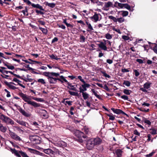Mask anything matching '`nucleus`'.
<instances>
[{
  "label": "nucleus",
  "mask_w": 157,
  "mask_h": 157,
  "mask_svg": "<svg viewBox=\"0 0 157 157\" xmlns=\"http://www.w3.org/2000/svg\"><path fill=\"white\" fill-rule=\"evenodd\" d=\"M43 75L48 77V81L50 84H55L56 83L57 81H59L61 83H63L64 81L61 77L60 78H57L59 75V74L58 73L54 72H44Z\"/></svg>",
  "instance_id": "obj_1"
},
{
  "label": "nucleus",
  "mask_w": 157,
  "mask_h": 157,
  "mask_svg": "<svg viewBox=\"0 0 157 157\" xmlns=\"http://www.w3.org/2000/svg\"><path fill=\"white\" fill-rule=\"evenodd\" d=\"M19 95L22 99L29 105H30L35 108L40 107V104L33 101L30 100L29 97L26 94L21 92L19 94Z\"/></svg>",
  "instance_id": "obj_2"
},
{
  "label": "nucleus",
  "mask_w": 157,
  "mask_h": 157,
  "mask_svg": "<svg viewBox=\"0 0 157 157\" xmlns=\"http://www.w3.org/2000/svg\"><path fill=\"white\" fill-rule=\"evenodd\" d=\"M10 151L12 153L14 154L15 156L17 157H21L20 154L22 157H29L26 154V153L22 151H20L19 152L14 149L10 148Z\"/></svg>",
  "instance_id": "obj_3"
},
{
  "label": "nucleus",
  "mask_w": 157,
  "mask_h": 157,
  "mask_svg": "<svg viewBox=\"0 0 157 157\" xmlns=\"http://www.w3.org/2000/svg\"><path fill=\"white\" fill-rule=\"evenodd\" d=\"M24 2L26 3L28 5H31V6L34 8L39 9L42 10H44V9L43 8L42 6L39 4H35L32 3L29 0H23Z\"/></svg>",
  "instance_id": "obj_4"
},
{
  "label": "nucleus",
  "mask_w": 157,
  "mask_h": 157,
  "mask_svg": "<svg viewBox=\"0 0 157 157\" xmlns=\"http://www.w3.org/2000/svg\"><path fill=\"white\" fill-rule=\"evenodd\" d=\"M151 83L150 82H147L143 85L144 87L140 88V90L144 93H148L147 90V89H148L150 88Z\"/></svg>",
  "instance_id": "obj_5"
},
{
  "label": "nucleus",
  "mask_w": 157,
  "mask_h": 157,
  "mask_svg": "<svg viewBox=\"0 0 157 157\" xmlns=\"http://www.w3.org/2000/svg\"><path fill=\"white\" fill-rule=\"evenodd\" d=\"M94 145H95L93 141V140L92 138L90 139L87 141L86 147L88 149H91Z\"/></svg>",
  "instance_id": "obj_6"
},
{
  "label": "nucleus",
  "mask_w": 157,
  "mask_h": 157,
  "mask_svg": "<svg viewBox=\"0 0 157 157\" xmlns=\"http://www.w3.org/2000/svg\"><path fill=\"white\" fill-rule=\"evenodd\" d=\"M60 77H61V78L63 80L64 82H66L67 85L71 88H70V89L74 91H76V88L75 87H74V86L71 83H70L68 82V81L65 78V77H64L63 76H60Z\"/></svg>",
  "instance_id": "obj_7"
},
{
  "label": "nucleus",
  "mask_w": 157,
  "mask_h": 157,
  "mask_svg": "<svg viewBox=\"0 0 157 157\" xmlns=\"http://www.w3.org/2000/svg\"><path fill=\"white\" fill-rule=\"evenodd\" d=\"M101 16V15L100 14L95 13L94 15L93 16L90 17V18L94 22H96L99 20V18Z\"/></svg>",
  "instance_id": "obj_8"
},
{
  "label": "nucleus",
  "mask_w": 157,
  "mask_h": 157,
  "mask_svg": "<svg viewBox=\"0 0 157 157\" xmlns=\"http://www.w3.org/2000/svg\"><path fill=\"white\" fill-rule=\"evenodd\" d=\"M111 110H112V111L115 113H116L117 114H122L124 115H125L127 116H128V115L127 114L125 113L124 112L122 111L120 109H115L114 108H111Z\"/></svg>",
  "instance_id": "obj_9"
},
{
  "label": "nucleus",
  "mask_w": 157,
  "mask_h": 157,
  "mask_svg": "<svg viewBox=\"0 0 157 157\" xmlns=\"http://www.w3.org/2000/svg\"><path fill=\"white\" fill-rule=\"evenodd\" d=\"M18 110L19 112L25 117H28L31 116V114L29 113L26 112L25 110L23 109L22 108L19 107Z\"/></svg>",
  "instance_id": "obj_10"
},
{
  "label": "nucleus",
  "mask_w": 157,
  "mask_h": 157,
  "mask_svg": "<svg viewBox=\"0 0 157 157\" xmlns=\"http://www.w3.org/2000/svg\"><path fill=\"white\" fill-rule=\"evenodd\" d=\"M10 136L13 139L19 141L21 140V139L20 137L14 133L10 132Z\"/></svg>",
  "instance_id": "obj_11"
},
{
  "label": "nucleus",
  "mask_w": 157,
  "mask_h": 157,
  "mask_svg": "<svg viewBox=\"0 0 157 157\" xmlns=\"http://www.w3.org/2000/svg\"><path fill=\"white\" fill-rule=\"evenodd\" d=\"M10 74L13 75H14L16 76L17 77L20 78L23 80L25 82H31L33 80V79H32V78H26V79H24L23 78H21V77L20 76H19V75H17L16 74H14L13 72L11 71H10Z\"/></svg>",
  "instance_id": "obj_12"
},
{
  "label": "nucleus",
  "mask_w": 157,
  "mask_h": 157,
  "mask_svg": "<svg viewBox=\"0 0 157 157\" xmlns=\"http://www.w3.org/2000/svg\"><path fill=\"white\" fill-rule=\"evenodd\" d=\"M106 43H105L101 42L100 44H98V45L101 49L104 51H107V47H106Z\"/></svg>",
  "instance_id": "obj_13"
},
{
  "label": "nucleus",
  "mask_w": 157,
  "mask_h": 157,
  "mask_svg": "<svg viewBox=\"0 0 157 157\" xmlns=\"http://www.w3.org/2000/svg\"><path fill=\"white\" fill-rule=\"evenodd\" d=\"M43 151L45 154L50 155H54L55 153L50 148L44 149Z\"/></svg>",
  "instance_id": "obj_14"
},
{
  "label": "nucleus",
  "mask_w": 157,
  "mask_h": 157,
  "mask_svg": "<svg viewBox=\"0 0 157 157\" xmlns=\"http://www.w3.org/2000/svg\"><path fill=\"white\" fill-rule=\"evenodd\" d=\"M0 119L5 122H8L10 120L9 118L3 114L0 115Z\"/></svg>",
  "instance_id": "obj_15"
},
{
  "label": "nucleus",
  "mask_w": 157,
  "mask_h": 157,
  "mask_svg": "<svg viewBox=\"0 0 157 157\" xmlns=\"http://www.w3.org/2000/svg\"><path fill=\"white\" fill-rule=\"evenodd\" d=\"M92 139L93 140V141L95 145L99 144L101 143V139L99 138H96Z\"/></svg>",
  "instance_id": "obj_16"
},
{
  "label": "nucleus",
  "mask_w": 157,
  "mask_h": 157,
  "mask_svg": "<svg viewBox=\"0 0 157 157\" xmlns=\"http://www.w3.org/2000/svg\"><path fill=\"white\" fill-rule=\"evenodd\" d=\"M86 25H87L88 27V29L86 30L87 31H92L94 30L91 24L88 21H86Z\"/></svg>",
  "instance_id": "obj_17"
},
{
  "label": "nucleus",
  "mask_w": 157,
  "mask_h": 157,
  "mask_svg": "<svg viewBox=\"0 0 157 157\" xmlns=\"http://www.w3.org/2000/svg\"><path fill=\"white\" fill-rule=\"evenodd\" d=\"M76 133H78V135H76L78 137H82L83 138H86V136H84V133L83 132L80 131H76Z\"/></svg>",
  "instance_id": "obj_18"
},
{
  "label": "nucleus",
  "mask_w": 157,
  "mask_h": 157,
  "mask_svg": "<svg viewBox=\"0 0 157 157\" xmlns=\"http://www.w3.org/2000/svg\"><path fill=\"white\" fill-rule=\"evenodd\" d=\"M114 6L117 8L120 7L122 8L124 7V4L119 3L117 2H115Z\"/></svg>",
  "instance_id": "obj_19"
},
{
  "label": "nucleus",
  "mask_w": 157,
  "mask_h": 157,
  "mask_svg": "<svg viewBox=\"0 0 157 157\" xmlns=\"http://www.w3.org/2000/svg\"><path fill=\"white\" fill-rule=\"evenodd\" d=\"M91 91L99 99H101V97H100V96L98 95L97 94V91L96 90H95L94 89H92L91 90Z\"/></svg>",
  "instance_id": "obj_20"
},
{
  "label": "nucleus",
  "mask_w": 157,
  "mask_h": 157,
  "mask_svg": "<svg viewBox=\"0 0 157 157\" xmlns=\"http://www.w3.org/2000/svg\"><path fill=\"white\" fill-rule=\"evenodd\" d=\"M118 13H121V14L124 17H126L128 15V11H121L118 12Z\"/></svg>",
  "instance_id": "obj_21"
},
{
  "label": "nucleus",
  "mask_w": 157,
  "mask_h": 157,
  "mask_svg": "<svg viewBox=\"0 0 157 157\" xmlns=\"http://www.w3.org/2000/svg\"><path fill=\"white\" fill-rule=\"evenodd\" d=\"M113 3L110 2H108L105 3L104 7L106 8H108L109 7H113Z\"/></svg>",
  "instance_id": "obj_22"
},
{
  "label": "nucleus",
  "mask_w": 157,
  "mask_h": 157,
  "mask_svg": "<svg viewBox=\"0 0 157 157\" xmlns=\"http://www.w3.org/2000/svg\"><path fill=\"white\" fill-rule=\"evenodd\" d=\"M31 141L33 142V144H38L40 143V141L38 140L36 137H33L32 138Z\"/></svg>",
  "instance_id": "obj_23"
},
{
  "label": "nucleus",
  "mask_w": 157,
  "mask_h": 157,
  "mask_svg": "<svg viewBox=\"0 0 157 157\" xmlns=\"http://www.w3.org/2000/svg\"><path fill=\"white\" fill-rule=\"evenodd\" d=\"M122 151L121 149H117L116 151V153L118 157H121L122 155Z\"/></svg>",
  "instance_id": "obj_24"
},
{
  "label": "nucleus",
  "mask_w": 157,
  "mask_h": 157,
  "mask_svg": "<svg viewBox=\"0 0 157 157\" xmlns=\"http://www.w3.org/2000/svg\"><path fill=\"white\" fill-rule=\"evenodd\" d=\"M17 122L19 124L22 125L24 126H26V125L27 124V123L24 121H23L22 120H18L17 121Z\"/></svg>",
  "instance_id": "obj_25"
},
{
  "label": "nucleus",
  "mask_w": 157,
  "mask_h": 157,
  "mask_svg": "<svg viewBox=\"0 0 157 157\" xmlns=\"http://www.w3.org/2000/svg\"><path fill=\"white\" fill-rule=\"evenodd\" d=\"M132 92V91L128 89H124L123 90V93L127 95H130Z\"/></svg>",
  "instance_id": "obj_26"
},
{
  "label": "nucleus",
  "mask_w": 157,
  "mask_h": 157,
  "mask_svg": "<svg viewBox=\"0 0 157 157\" xmlns=\"http://www.w3.org/2000/svg\"><path fill=\"white\" fill-rule=\"evenodd\" d=\"M49 57L52 59H55L56 60H58L60 59V58H58L56 55H54L53 54L49 55Z\"/></svg>",
  "instance_id": "obj_27"
},
{
  "label": "nucleus",
  "mask_w": 157,
  "mask_h": 157,
  "mask_svg": "<svg viewBox=\"0 0 157 157\" xmlns=\"http://www.w3.org/2000/svg\"><path fill=\"white\" fill-rule=\"evenodd\" d=\"M72 101H65V100L62 101V103L66 105L67 104H68L69 105H72Z\"/></svg>",
  "instance_id": "obj_28"
},
{
  "label": "nucleus",
  "mask_w": 157,
  "mask_h": 157,
  "mask_svg": "<svg viewBox=\"0 0 157 157\" xmlns=\"http://www.w3.org/2000/svg\"><path fill=\"white\" fill-rule=\"evenodd\" d=\"M41 114H42L41 115L46 117L47 118L48 117V115L47 113V111L45 110H41V112H40Z\"/></svg>",
  "instance_id": "obj_29"
},
{
  "label": "nucleus",
  "mask_w": 157,
  "mask_h": 157,
  "mask_svg": "<svg viewBox=\"0 0 157 157\" xmlns=\"http://www.w3.org/2000/svg\"><path fill=\"white\" fill-rule=\"evenodd\" d=\"M82 94L83 99L84 100L87 99L89 97V94L86 92H85L84 93H83Z\"/></svg>",
  "instance_id": "obj_30"
},
{
  "label": "nucleus",
  "mask_w": 157,
  "mask_h": 157,
  "mask_svg": "<svg viewBox=\"0 0 157 157\" xmlns=\"http://www.w3.org/2000/svg\"><path fill=\"white\" fill-rule=\"evenodd\" d=\"M105 37L108 40H110L112 38V35L108 33L105 34Z\"/></svg>",
  "instance_id": "obj_31"
},
{
  "label": "nucleus",
  "mask_w": 157,
  "mask_h": 157,
  "mask_svg": "<svg viewBox=\"0 0 157 157\" xmlns=\"http://www.w3.org/2000/svg\"><path fill=\"white\" fill-rule=\"evenodd\" d=\"M39 29L43 33L45 34H46L47 33L48 30L47 29L43 28L41 27H39Z\"/></svg>",
  "instance_id": "obj_32"
},
{
  "label": "nucleus",
  "mask_w": 157,
  "mask_h": 157,
  "mask_svg": "<svg viewBox=\"0 0 157 157\" xmlns=\"http://www.w3.org/2000/svg\"><path fill=\"white\" fill-rule=\"evenodd\" d=\"M46 5L52 8H54L55 6V4L54 3H49L47 2Z\"/></svg>",
  "instance_id": "obj_33"
},
{
  "label": "nucleus",
  "mask_w": 157,
  "mask_h": 157,
  "mask_svg": "<svg viewBox=\"0 0 157 157\" xmlns=\"http://www.w3.org/2000/svg\"><path fill=\"white\" fill-rule=\"evenodd\" d=\"M143 120L144 123L146 124H147L148 125H151V122L149 120H148L147 118H144L143 119Z\"/></svg>",
  "instance_id": "obj_34"
},
{
  "label": "nucleus",
  "mask_w": 157,
  "mask_h": 157,
  "mask_svg": "<svg viewBox=\"0 0 157 157\" xmlns=\"http://www.w3.org/2000/svg\"><path fill=\"white\" fill-rule=\"evenodd\" d=\"M123 84L129 87L130 86L131 82L129 81L125 80L124 81Z\"/></svg>",
  "instance_id": "obj_35"
},
{
  "label": "nucleus",
  "mask_w": 157,
  "mask_h": 157,
  "mask_svg": "<svg viewBox=\"0 0 157 157\" xmlns=\"http://www.w3.org/2000/svg\"><path fill=\"white\" fill-rule=\"evenodd\" d=\"M28 151L30 152L33 153H36V152H39L38 151H37L36 150L30 148H28Z\"/></svg>",
  "instance_id": "obj_36"
},
{
  "label": "nucleus",
  "mask_w": 157,
  "mask_h": 157,
  "mask_svg": "<svg viewBox=\"0 0 157 157\" xmlns=\"http://www.w3.org/2000/svg\"><path fill=\"white\" fill-rule=\"evenodd\" d=\"M109 19L112 20L115 22H117V18L113 16H109Z\"/></svg>",
  "instance_id": "obj_37"
},
{
  "label": "nucleus",
  "mask_w": 157,
  "mask_h": 157,
  "mask_svg": "<svg viewBox=\"0 0 157 157\" xmlns=\"http://www.w3.org/2000/svg\"><path fill=\"white\" fill-rule=\"evenodd\" d=\"M36 10L35 11L37 13V15H39V14H40L41 15H43L44 14V13L42 11V10Z\"/></svg>",
  "instance_id": "obj_38"
},
{
  "label": "nucleus",
  "mask_w": 157,
  "mask_h": 157,
  "mask_svg": "<svg viewBox=\"0 0 157 157\" xmlns=\"http://www.w3.org/2000/svg\"><path fill=\"white\" fill-rule=\"evenodd\" d=\"M117 22H118L119 23H121L124 22L125 21L124 19L122 17H120L119 18H117Z\"/></svg>",
  "instance_id": "obj_39"
},
{
  "label": "nucleus",
  "mask_w": 157,
  "mask_h": 157,
  "mask_svg": "<svg viewBox=\"0 0 157 157\" xmlns=\"http://www.w3.org/2000/svg\"><path fill=\"white\" fill-rule=\"evenodd\" d=\"M0 131L2 132H5L6 130V127L3 126L2 125L0 127Z\"/></svg>",
  "instance_id": "obj_40"
},
{
  "label": "nucleus",
  "mask_w": 157,
  "mask_h": 157,
  "mask_svg": "<svg viewBox=\"0 0 157 157\" xmlns=\"http://www.w3.org/2000/svg\"><path fill=\"white\" fill-rule=\"evenodd\" d=\"M80 39L81 42H84L85 41L86 38L83 36L80 35Z\"/></svg>",
  "instance_id": "obj_41"
},
{
  "label": "nucleus",
  "mask_w": 157,
  "mask_h": 157,
  "mask_svg": "<svg viewBox=\"0 0 157 157\" xmlns=\"http://www.w3.org/2000/svg\"><path fill=\"white\" fill-rule=\"evenodd\" d=\"M155 153V151H152L148 154L145 155L146 157H151Z\"/></svg>",
  "instance_id": "obj_42"
},
{
  "label": "nucleus",
  "mask_w": 157,
  "mask_h": 157,
  "mask_svg": "<svg viewBox=\"0 0 157 157\" xmlns=\"http://www.w3.org/2000/svg\"><path fill=\"white\" fill-rule=\"evenodd\" d=\"M84 130L85 133L88 134L90 133L89 129L87 127H85L84 128Z\"/></svg>",
  "instance_id": "obj_43"
},
{
  "label": "nucleus",
  "mask_w": 157,
  "mask_h": 157,
  "mask_svg": "<svg viewBox=\"0 0 157 157\" xmlns=\"http://www.w3.org/2000/svg\"><path fill=\"white\" fill-rule=\"evenodd\" d=\"M68 92L69 94L73 96H77L78 94L77 92H75L74 91H69Z\"/></svg>",
  "instance_id": "obj_44"
},
{
  "label": "nucleus",
  "mask_w": 157,
  "mask_h": 157,
  "mask_svg": "<svg viewBox=\"0 0 157 157\" xmlns=\"http://www.w3.org/2000/svg\"><path fill=\"white\" fill-rule=\"evenodd\" d=\"M139 109L140 111L143 112H149V109H146L145 108H139Z\"/></svg>",
  "instance_id": "obj_45"
},
{
  "label": "nucleus",
  "mask_w": 157,
  "mask_h": 157,
  "mask_svg": "<svg viewBox=\"0 0 157 157\" xmlns=\"http://www.w3.org/2000/svg\"><path fill=\"white\" fill-rule=\"evenodd\" d=\"M52 67L54 68L58 69H59V70L61 71H65V72L67 71H66V70H64L63 69H61L59 67V66H52Z\"/></svg>",
  "instance_id": "obj_46"
},
{
  "label": "nucleus",
  "mask_w": 157,
  "mask_h": 157,
  "mask_svg": "<svg viewBox=\"0 0 157 157\" xmlns=\"http://www.w3.org/2000/svg\"><path fill=\"white\" fill-rule=\"evenodd\" d=\"M37 82L43 84H44L46 83L44 80L42 78L38 79L37 80Z\"/></svg>",
  "instance_id": "obj_47"
},
{
  "label": "nucleus",
  "mask_w": 157,
  "mask_h": 157,
  "mask_svg": "<svg viewBox=\"0 0 157 157\" xmlns=\"http://www.w3.org/2000/svg\"><path fill=\"white\" fill-rule=\"evenodd\" d=\"M101 73L103 75V76L106 78H110V76L109 75L107 74L104 71H101Z\"/></svg>",
  "instance_id": "obj_48"
},
{
  "label": "nucleus",
  "mask_w": 157,
  "mask_h": 157,
  "mask_svg": "<svg viewBox=\"0 0 157 157\" xmlns=\"http://www.w3.org/2000/svg\"><path fill=\"white\" fill-rule=\"evenodd\" d=\"M33 99L37 101H40V102H42L44 101L43 99L41 98H33Z\"/></svg>",
  "instance_id": "obj_49"
},
{
  "label": "nucleus",
  "mask_w": 157,
  "mask_h": 157,
  "mask_svg": "<svg viewBox=\"0 0 157 157\" xmlns=\"http://www.w3.org/2000/svg\"><path fill=\"white\" fill-rule=\"evenodd\" d=\"M138 70L134 69L133 71L135 73V76L136 77H138L140 75V73L138 71Z\"/></svg>",
  "instance_id": "obj_50"
},
{
  "label": "nucleus",
  "mask_w": 157,
  "mask_h": 157,
  "mask_svg": "<svg viewBox=\"0 0 157 157\" xmlns=\"http://www.w3.org/2000/svg\"><path fill=\"white\" fill-rule=\"evenodd\" d=\"M107 115L109 117V120L112 121H113L114 120L115 118L114 117L113 115L110 114H107Z\"/></svg>",
  "instance_id": "obj_51"
},
{
  "label": "nucleus",
  "mask_w": 157,
  "mask_h": 157,
  "mask_svg": "<svg viewBox=\"0 0 157 157\" xmlns=\"http://www.w3.org/2000/svg\"><path fill=\"white\" fill-rule=\"evenodd\" d=\"M121 98L124 100H128L129 98L127 96L123 95L121 96Z\"/></svg>",
  "instance_id": "obj_52"
},
{
  "label": "nucleus",
  "mask_w": 157,
  "mask_h": 157,
  "mask_svg": "<svg viewBox=\"0 0 157 157\" xmlns=\"http://www.w3.org/2000/svg\"><path fill=\"white\" fill-rule=\"evenodd\" d=\"M122 38L124 40H127L129 39V37L126 35L122 36Z\"/></svg>",
  "instance_id": "obj_53"
},
{
  "label": "nucleus",
  "mask_w": 157,
  "mask_h": 157,
  "mask_svg": "<svg viewBox=\"0 0 157 157\" xmlns=\"http://www.w3.org/2000/svg\"><path fill=\"white\" fill-rule=\"evenodd\" d=\"M124 7L129 10L130 9V6L127 4H124Z\"/></svg>",
  "instance_id": "obj_54"
},
{
  "label": "nucleus",
  "mask_w": 157,
  "mask_h": 157,
  "mask_svg": "<svg viewBox=\"0 0 157 157\" xmlns=\"http://www.w3.org/2000/svg\"><path fill=\"white\" fill-rule=\"evenodd\" d=\"M22 12L24 14V15H26V16L28 15V13L26 14V13L28 12V9L26 7H25V10H22Z\"/></svg>",
  "instance_id": "obj_55"
},
{
  "label": "nucleus",
  "mask_w": 157,
  "mask_h": 157,
  "mask_svg": "<svg viewBox=\"0 0 157 157\" xmlns=\"http://www.w3.org/2000/svg\"><path fill=\"white\" fill-rule=\"evenodd\" d=\"M151 131L150 132V133L152 135H155L156 134V130L155 129H151Z\"/></svg>",
  "instance_id": "obj_56"
},
{
  "label": "nucleus",
  "mask_w": 157,
  "mask_h": 157,
  "mask_svg": "<svg viewBox=\"0 0 157 157\" xmlns=\"http://www.w3.org/2000/svg\"><path fill=\"white\" fill-rule=\"evenodd\" d=\"M58 27L61 28L63 29H66V27L63 25H58Z\"/></svg>",
  "instance_id": "obj_57"
},
{
  "label": "nucleus",
  "mask_w": 157,
  "mask_h": 157,
  "mask_svg": "<svg viewBox=\"0 0 157 157\" xmlns=\"http://www.w3.org/2000/svg\"><path fill=\"white\" fill-rule=\"evenodd\" d=\"M29 60H30V61H32V62H35V63H37V64H39L40 66H41L42 64V63L41 62H39V61H33V60H32L31 59H29Z\"/></svg>",
  "instance_id": "obj_58"
},
{
  "label": "nucleus",
  "mask_w": 157,
  "mask_h": 157,
  "mask_svg": "<svg viewBox=\"0 0 157 157\" xmlns=\"http://www.w3.org/2000/svg\"><path fill=\"white\" fill-rule=\"evenodd\" d=\"M134 134L137 135L138 136H140V133L138 131L135 129L134 131Z\"/></svg>",
  "instance_id": "obj_59"
},
{
  "label": "nucleus",
  "mask_w": 157,
  "mask_h": 157,
  "mask_svg": "<svg viewBox=\"0 0 157 157\" xmlns=\"http://www.w3.org/2000/svg\"><path fill=\"white\" fill-rule=\"evenodd\" d=\"M155 46L153 48V50L154 52L157 54V44H155Z\"/></svg>",
  "instance_id": "obj_60"
},
{
  "label": "nucleus",
  "mask_w": 157,
  "mask_h": 157,
  "mask_svg": "<svg viewBox=\"0 0 157 157\" xmlns=\"http://www.w3.org/2000/svg\"><path fill=\"white\" fill-rule=\"evenodd\" d=\"M136 61L140 64H142L144 63L143 60L141 59H136Z\"/></svg>",
  "instance_id": "obj_61"
},
{
  "label": "nucleus",
  "mask_w": 157,
  "mask_h": 157,
  "mask_svg": "<svg viewBox=\"0 0 157 157\" xmlns=\"http://www.w3.org/2000/svg\"><path fill=\"white\" fill-rule=\"evenodd\" d=\"M121 71V72L123 73L127 72H129V70L128 69L125 68L122 69Z\"/></svg>",
  "instance_id": "obj_62"
},
{
  "label": "nucleus",
  "mask_w": 157,
  "mask_h": 157,
  "mask_svg": "<svg viewBox=\"0 0 157 157\" xmlns=\"http://www.w3.org/2000/svg\"><path fill=\"white\" fill-rule=\"evenodd\" d=\"M58 41V38L56 37H55L52 40V43H53L55 42H57Z\"/></svg>",
  "instance_id": "obj_63"
},
{
  "label": "nucleus",
  "mask_w": 157,
  "mask_h": 157,
  "mask_svg": "<svg viewBox=\"0 0 157 157\" xmlns=\"http://www.w3.org/2000/svg\"><path fill=\"white\" fill-rule=\"evenodd\" d=\"M83 83L86 88H89L90 87V84L86 83V82L85 81L83 82Z\"/></svg>",
  "instance_id": "obj_64"
}]
</instances>
